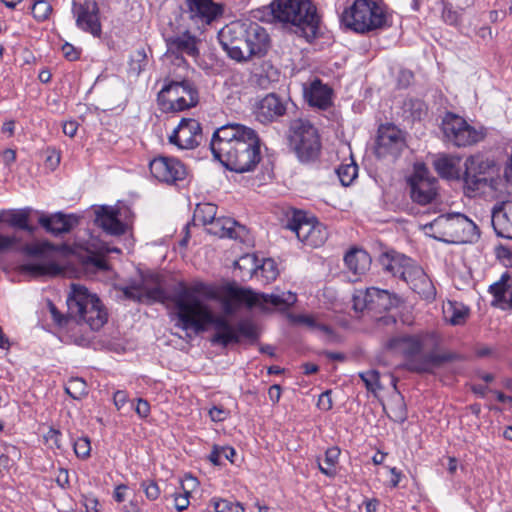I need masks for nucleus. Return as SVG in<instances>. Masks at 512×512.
Listing matches in <instances>:
<instances>
[{
	"mask_svg": "<svg viewBox=\"0 0 512 512\" xmlns=\"http://www.w3.org/2000/svg\"><path fill=\"white\" fill-rule=\"evenodd\" d=\"M205 288L203 283L187 286L180 282L173 294L169 295L162 287L161 277L153 273L142 274L140 283L118 287L125 299L137 303H173L175 326L182 330H192L195 334H200L208 326H214L216 332L211 338L213 344L227 347L240 343L241 338L250 342L257 341L259 333L253 322L241 320L234 326L225 317L215 315L210 305L199 297Z\"/></svg>",
	"mask_w": 512,
	"mask_h": 512,
	"instance_id": "nucleus-1",
	"label": "nucleus"
},
{
	"mask_svg": "<svg viewBox=\"0 0 512 512\" xmlns=\"http://www.w3.org/2000/svg\"><path fill=\"white\" fill-rule=\"evenodd\" d=\"M261 140L257 132L245 125L229 123L216 129L210 149L226 169L245 173L253 171L261 160Z\"/></svg>",
	"mask_w": 512,
	"mask_h": 512,
	"instance_id": "nucleus-2",
	"label": "nucleus"
},
{
	"mask_svg": "<svg viewBox=\"0 0 512 512\" xmlns=\"http://www.w3.org/2000/svg\"><path fill=\"white\" fill-rule=\"evenodd\" d=\"M430 333L400 334L391 337L386 346L405 359L404 367L414 373H430L436 367L457 359L454 353H423L426 340Z\"/></svg>",
	"mask_w": 512,
	"mask_h": 512,
	"instance_id": "nucleus-3",
	"label": "nucleus"
},
{
	"mask_svg": "<svg viewBox=\"0 0 512 512\" xmlns=\"http://www.w3.org/2000/svg\"><path fill=\"white\" fill-rule=\"evenodd\" d=\"M276 12L278 23L293 29L307 42L320 36L322 15L312 0H276Z\"/></svg>",
	"mask_w": 512,
	"mask_h": 512,
	"instance_id": "nucleus-4",
	"label": "nucleus"
},
{
	"mask_svg": "<svg viewBox=\"0 0 512 512\" xmlns=\"http://www.w3.org/2000/svg\"><path fill=\"white\" fill-rule=\"evenodd\" d=\"M342 24L357 33L366 34L392 25V14L381 0H354L341 15Z\"/></svg>",
	"mask_w": 512,
	"mask_h": 512,
	"instance_id": "nucleus-5",
	"label": "nucleus"
},
{
	"mask_svg": "<svg viewBox=\"0 0 512 512\" xmlns=\"http://www.w3.org/2000/svg\"><path fill=\"white\" fill-rule=\"evenodd\" d=\"M71 288L67 297L69 316L77 323L87 324L93 331L100 330L108 320L100 299L82 285L73 284Z\"/></svg>",
	"mask_w": 512,
	"mask_h": 512,
	"instance_id": "nucleus-6",
	"label": "nucleus"
},
{
	"mask_svg": "<svg viewBox=\"0 0 512 512\" xmlns=\"http://www.w3.org/2000/svg\"><path fill=\"white\" fill-rule=\"evenodd\" d=\"M157 103L164 113L182 112L198 105L199 91L190 79L166 77L157 94Z\"/></svg>",
	"mask_w": 512,
	"mask_h": 512,
	"instance_id": "nucleus-7",
	"label": "nucleus"
},
{
	"mask_svg": "<svg viewBox=\"0 0 512 512\" xmlns=\"http://www.w3.org/2000/svg\"><path fill=\"white\" fill-rule=\"evenodd\" d=\"M288 142L291 150L303 163L315 161L320 155L321 141L318 130L308 120L291 121Z\"/></svg>",
	"mask_w": 512,
	"mask_h": 512,
	"instance_id": "nucleus-8",
	"label": "nucleus"
},
{
	"mask_svg": "<svg viewBox=\"0 0 512 512\" xmlns=\"http://www.w3.org/2000/svg\"><path fill=\"white\" fill-rule=\"evenodd\" d=\"M441 130L445 139L459 148L474 145L485 137L482 129L471 126L463 117L453 112L445 113Z\"/></svg>",
	"mask_w": 512,
	"mask_h": 512,
	"instance_id": "nucleus-9",
	"label": "nucleus"
},
{
	"mask_svg": "<svg viewBox=\"0 0 512 512\" xmlns=\"http://www.w3.org/2000/svg\"><path fill=\"white\" fill-rule=\"evenodd\" d=\"M410 197L419 205L431 204L438 194V181L430 176L428 169L422 164L415 167L414 173L407 180Z\"/></svg>",
	"mask_w": 512,
	"mask_h": 512,
	"instance_id": "nucleus-10",
	"label": "nucleus"
},
{
	"mask_svg": "<svg viewBox=\"0 0 512 512\" xmlns=\"http://www.w3.org/2000/svg\"><path fill=\"white\" fill-rule=\"evenodd\" d=\"M232 295L236 300L244 302L250 307L258 306L262 309H266L268 306H273L279 310H286L297 300L296 294L290 291L278 295L254 293L250 290L236 289L232 291Z\"/></svg>",
	"mask_w": 512,
	"mask_h": 512,
	"instance_id": "nucleus-11",
	"label": "nucleus"
},
{
	"mask_svg": "<svg viewBox=\"0 0 512 512\" xmlns=\"http://www.w3.org/2000/svg\"><path fill=\"white\" fill-rule=\"evenodd\" d=\"M164 40L167 48L165 57L171 59L177 66L187 64L185 55L190 57H197L199 55L198 39L188 30L165 36Z\"/></svg>",
	"mask_w": 512,
	"mask_h": 512,
	"instance_id": "nucleus-12",
	"label": "nucleus"
},
{
	"mask_svg": "<svg viewBox=\"0 0 512 512\" xmlns=\"http://www.w3.org/2000/svg\"><path fill=\"white\" fill-rule=\"evenodd\" d=\"M406 147L404 132L392 123L381 124L377 130L375 154L378 158H397Z\"/></svg>",
	"mask_w": 512,
	"mask_h": 512,
	"instance_id": "nucleus-13",
	"label": "nucleus"
},
{
	"mask_svg": "<svg viewBox=\"0 0 512 512\" xmlns=\"http://www.w3.org/2000/svg\"><path fill=\"white\" fill-rule=\"evenodd\" d=\"M220 43L231 59L243 62L252 58L246 41L245 25L226 26L220 33Z\"/></svg>",
	"mask_w": 512,
	"mask_h": 512,
	"instance_id": "nucleus-14",
	"label": "nucleus"
},
{
	"mask_svg": "<svg viewBox=\"0 0 512 512\" xmlns=\"http://www.w3.org/2000/svg\"><path fill=\"white\" fill-rule=\"evenodd\" d=\"M149 169L155 179L169 185H176L187 176L185 165L173 157L158 156L150 161Z\"/></svg>",
	"mask_w": 512,
	"mask_h": 512,
	"instance_id": "nucleus-15",
	"label": "nucleus"
},
{
	"mask_svg": "<svg viewBox=\"0 0 512 512\" xmlns=\"http://www.w3.org/2000/svg\"><path fill=\"white\" fill-rule=\"evenodd\" d=\"M72 13L76 20V26L94 37L102 34L100 21V9L95 0H85L82 3L73 1Z\"/></svg>",
	"mask_w": 512,
	"mask_h": 512,
	"instance_id": "nucleus-16",
	"label": "nucleus"
},
{
	"mask_svg": "<svg viewBox=\"0 0 512 512\" xmlns=\"http://www.w3.org/2000/svg\"><path fill=\"white\" fill-rule=\"evenodd\" d=\"M202 140L201 124L193 118H183L169 136V142L180 149H194Z\"/></svg>",
	"mask_w": 512,
	"mask_h": 512,
	"instance_id": "nucleus-17",
	"label": "nucleus"
},
{
	"mask_svg": "<svg viewBox=\"0 0 512 512\" xmlns=\"http://www.w3.org/2000/svg\"><path fill=\"white\" fill-rule=\"evenodd\" d=\"M289 100L276 93L263 97L256 107V118L261 123H272L283 117L288 111Z\"/></svg>",
	"mask_w": 512,
	"mask_h": 512,
	"instance_id": "nucleus-18",
	"label": "nucleus"
},
{
	"mask_svg": "<svg viewBox=\"0 0 512 512\" xmlns=\"http://www.w3.org/2000/svg\"><path fill=\"white\" fill-rule=\"evenodd\" d=\"M186 13L195 23L210 24L223 13L221 4L213 0H184Z\"/></svg>",
	"mask_w": 512,
	"mask_h": 512,
	"instance_id": "nucleus-19",
	"label": "nucleus"
},
{
	"mask_svg": "<svg viewBox=\"0 0 512 512\" xmlns=\"http://www.w3.org/2000/svg\"><path fill=\"white\" fill-rule=\"evenodd\" d=\"M38 223L47 233L57 237L69 233L77 226L79 217L74 214H64L63 212H56L50 215L40 213Z\"/></svg>",
	"mask_w": 512,
	"mask_h": 512,
	"instance_id": "nucleus-20",
	"label": "nucleus"
},
{
	"mask_svg": "<svg viewBox=\"0 0 512 512\" xmlns=\"http://www.w3.org/2000/svg\"><path fill=\"white\" fill-rule=\"evenodd\" d=\"M286 218L284 227L294 232L298 240L304 244L318 222L315 218L309 217L306 212L296 209L287 212Z\"/></svg>",
	"mask_w": 512,
	"mask_h": 512,
	"instance_id": "nucleus-21",
	"label": "nucleus"
},
{
	"mask_svg": "<svg viewBox=\"0 0 512 512\" xmlns=\"http://www.w3.org/2000/svg\"><path fill=\"white\" fill-rule=\"evenodd\" d=\"M207 231L210 234L218 236L219 238H230L235 240L245 241L248 230L245 226L240 225L232 218H216L210 225Z\"/></svg>",
	"mask_w": 512,
	"mask_h": 512,
	"instance_id": "nucleus-22",
	"label": "nucleus"
},
{
	"mask_svg": "<svg viewBox=\"0 0 512 512\" xmlns=\"http://www.w3.org/2000/svg\"><path fill=\"white\" fill-rule=\"evenodd\" d=\"M95 224L103 229L107 234L113 236L123 235L126 227L118 218L119 211L109 206H100L95 211Z\"/></svg>",
	"mask_w": 512,
	"mask_h": 512,
	"instance_id": "nucleus-23",
	"label": "nucleus"
},
{
	"mask_svg": "<svg viewBox=\"0 0 512 512\" xmlns=\"http://www.w3.org/2000/svg\"><path fill=\"white\" fill-rule=\"evenodd\" d=\"M245 33L251 57L264 56L270 47V37L266 29L257 23H250L245 26Z\"/></svg>",
	"mask_w": 512,
	"mask_h": 512,
	"instance_id": "nucleus-24",
	"label": "nucleus"
},
{
	"mask_svg": "<svg viewBox=\"0 0 512 512\" xmlns=\"http://www.w3.org/2000/svg\"><path fill=\"white\" fill-rule=\"evenodd\" d=\"M435 227H443L448 230L458 231L459 229L476 230L477 226L464 214H447L440 215L431 223L425 225V228L433 229Z\"/></svg>",
	"mask_w": 512,
	"mask_h": 512,
	"instance_id": "nucleus-25",
	"label": "nucleus"
},
{
	"mask_svg": "<svg viewBox=\"0 0 512 512\" xmlns=\"http://www.w3.org/2000/svg\"><path fill=\"white\" fill-rule=\"evenodd\" d=\"M378 261L386 273H389L393 277H398L400 279L402 271L410 263L411 258L404 254L398 253L395 250H390L382 253L379 256Z\"/></svg>",
	"mask_w": 512,
	"mask_h": 512,
	"instance_id": "nucleus-26",
	"label": "nucleus"
},
{
	"mask_svg": "<svg viewBox=\"0 0 512 512\" xmlns=\"http://www.w3.org/2000/svg\"><path fill=\"white\" fill-rule=\"evenodd\" d=\"M368 298L370 300V311L374 313L388 311L398 304V298L395 295L376 287L368 288Z\"/></svg>",
	"mask_w": 512,
	"mask_h": 512,
	"instance_id": "nucleus-27",
	"label": "nucleus"
},
{
	"mask_svg": "<svg viewBox=\"0 0 512 512\" xmlns=\"http://www.w3.org/2000/svg\"><path fill=\"white\" fill-rule=\"evenodd\" d=\"M492 225L498 236L512 239V206L507 205L494 209Z\"/></svg>",
	"mask_w": 512,
	"mask_h": 512,
	"instance_id": "nucleus-28",
	"label": "nucleus"
},
{
	"mask_svg": "<svg viewBox=\"0 0 512 512\" xmlns=\"http://www.w3.org/2000/svg\"><path fill=\"white\" fill-rule=\"evenodd\" d=\"M459 161V158L444 154L433 160V167L440 177L448 180H459L461 178Z\"/></svg>",
	"mask_w": 512,
	"mask_h": 512,
	"instance_id": "nucleus-29",
	"label": "nucleus"
},
{
	"mask_svg": "<svg viewBox=\"0 0 512 512\" xmlns=\"http://www.w3.org/2000/svg\"><path fill=\"white\" fill-rule=\"evenodd\" d=\"M344 263L350 272L355 276H360L369 268L371 258L366 251L355 248L345 254Z\"/></svg>",
	"mask_w": 512,
	"mask_h": 512,
	"instance_id": "nucleus-30",
	"label": "nucleus"
},
{
	"mask_svg": "<svg viewBox=\"0 0 512 512\" xmlns=\"http://www.w3.org/2000/svg\"><path fill=\"white\" fill-rule=\"evenodd\" d=\"M53 250H55L54 245L47 240L24 243L18 237L17 243H15L13 248V251L28 257H42Z\"/></svg>",
	"mask_w": 512,
	"mask_h": 512,
	"instance_id": "nucleus-31",
	"label": "nucleus"
},
{
	"mask_svg": "<svg viewBox=\"0 0 512 512\" xmlns=\"http://www.w3.org/2000/svg\"><path fill=\"white\" fill-rule=\"evenodd\" d=\"M332 90L317 80L311 84L309 91V103L320 109H327L331 103Z\"/></svg>",
	"mask_w": 512,
	"mask_h": 512,
	"instance_id": "nucleus-32",
	"label": "nucleus"
},
{
	"mask_svg": "<svg viewBox=\"0 0 512 512\" xmlns=\"http://www.w3.org/2000/svg\"><path fill=\"white\" fill-rule=\"evenodd\" d=\"M32 211L33 209L31 207L2 210L0 212V223L20 230L21 227H25V220L30 219Z\"/></svg>",
	"mask_w": 512,
	"mask_h": 512,
	"instance_id": "nucleus-33",
	"label": "nucleus"
},
{
	"mask_svg": "<svg viewBox=\"0 0 512 512\" xmlns=\"http://www.w3.org/2000/svg\"><path fill=\"white\" fill-rule=\"evenodd\" d=\"M259 259L256 254H244L235 261V268L239 269L242 280L258 277Z\"/></svg>",
	"mask_w": 512,
	"mask_h": 512,
	"instance_id": "nucleus-34",
	"label": "nucleus"
},
{
	"mask_svg": "<svg viewBox=\"0 0 512 512\" xmlns=\"http://www.w3.org/2000/svg\"><path fill=\"white\" fill-rule=\"evenodd\" d=\"M217 206L213 203H199L193 213L194 225H210L216 219Z\"/></svg>",
	"mask_w": 512,
	"mask_h": 512,
	"instance_id": "nucleus-35",
	"label": "nucleus"
},
{
	"mask_svg": "<svg viewBox=\"0 0 512 512\" xmlns=\"http://www.w3.org/2000/svg\"><path fill=\"white\" fill-rule=\"evenodd\" d=\"M420 278L410 287L414 292L419 294L421 298L427 301H433L436 297V289L424 271H417Z\"/></svg>",
	"mask_w": 512,
	"mask_h": 512,
	"instance_id": "nucleus-36",
	"label": "nucleus"
},
{
	"mask_svg": "<svg viewBox=\"0 0 512 512\" xmlns=\"http://www.w3.org/2000/svg\"><path fill=\"white\" fill-rule=\"evenodd\" d=\"M444 313L449 323L457 326L465 323L469 316V308L463 304L449 301L447 307L444 308Z\"/></svg>",
	"mask_w": 512,
	"mask_h": 512,
	"instance_id": "nucleus-37",
	"label": "nucleus"
},
{
	"mask_svg": "<svg viewBox=\"0 0 512 512\" xmlns=\"http://www.w3.org/2000/svg\"><path fill=\"white\" fill-rule=\"evenodd\" d=\"M340 456V449L336 446L330 447L325 451L323 463L318 462V468L324 475L333 478L336 475V465Z\"/></svg>",
	"mask_w": 512,
	"mask_h": 512,
	"instance_id": "nucleus-38",
	"label": "nucleus"
},
{
	"mask_svg": "<svg viewBox=\"0 0 512 512\" xmlns=\"http://www.w3.org/2000/svg\"><path fill=\"white\" fill-rule=\"evenodd\" d=\"M23 270L33 276H55L61 273V268L53 262L50 263H28Z\"/></svg>",
	"mask_w": 512,
	"mask_h": 512,
	"instance_id": "nucleus-39",
	"label": "nucleus"
},
{
	"mask_svg": "<svg viewBox=\"0 0 512 512\" xmlns=\"http://www.w3.org/2000/svg\"><path fill=\"white\" fill-rule=\"evenodd\" d=\"M509 273L505 272L500 277L499 281L489 286V292L494 296L493 305L499 303H507L506 294H508Z\"/></svg>",
	"mask_w": 512,
	"mask_h": 512,
	"instance_id": "nucleus-40",
	"label": "nucleus"
},
{
	"mask_svg": "<svg viewBox=\"0 0 512 512\" xmlns=\"http://www.w3.org/2000/svg\"><path fill=\"white\" fill-rule=\"evenodd\" d=\"M464 183L465 193L470 195V193H475L482 188L488 186L489 177L483 175L476 174H461V178Z\"/></svg>",
	"mask_w": 512,
	"mask_h": 512,
	"instance_id": "nucleus-41",
	"label": "nucleus"
},
{
	"mask_svg": "<svg viewBox=\"0 0 512 512\" xmlns=\"http://www.w3.org/2000/svg\"><path fill=\"white\" fill-rule=\"evenodd\" d=\"M65 392L73 399L79 400L88 394L85 380L79 377H72L65 386Z\"/></svg>",
	"mask_w": 512,
	"mask_h": 512,
	"instance_id": "nucleus-42",
	"label": "nucleus"
},
{
	"mask_svg": "<svg viewBox=\"0 0 512 512\" xmlns=\"http://www.w3.org/2000/svg\"><path fill=\"white\" fill-rule=\"evenodd\" d=\"M251 15L255 20L278 23V16L276 12V0H273L269 5L257 8L251 11Z\"/></svg>",
	"mask_w": 512,
	"mask_h": 512,
	"instance_id": "nucleus-43",
	"label": "nucleus"
},
{
	"mask_svg": "<svg viewBox=\"0 0 512 512\" xmlns=\"http://www.w3.org/2000/svg\"><path fill=\"white\" fill-rule=\"evenodd\" d=\"M277 275L278 270L273 259L267 258L259 260L258 277H261L264 282H270L275 280Z\"/></svg>",
	"mask_w": 512,
	"mask_h": 512,
	"instance_id": "nucleus-44",
	"label": "nucleus"
},
{
	"mask_svg": "<svg viewBox=\"0 0 512 512\" xmlns=\"http://www.w3.org/2000/svg\"><path fill=\"white\" fill-rule=\"evenodd\" d=\"M339 180L343 186H349L358 175V166L355 163L342 164L336 170Z\"/></svg>",
	"mask_w": 512,
	"mask_h": 512,
	"instance_id": "nucleus-45",
	"label": "nucleus"
},
{
	"mask_svg": "<svg viewBox=\"0 0 512 512\" xmlns=\"http://www.w3.org/2000/svg\"><path fill=\"white\" fill-rule=\"evenodd\" d=\"M327 238L328 233L326 227L322 223L317 222L316 226L312 229L311 234L306 240L305 245L310 247H319L325 243Z\"/></svg>",
	"mask_w": 512,
	"mask_h": 512,
	"instance_id": "nucleus-46",
	"label": "nucleus"
},
{
	"mask_svg": "<svg viewBox=\"0 0 512 512\" xmlns=\"http://www.w3.org/2000/svg\"><path fill=\"white\" fill-rule=\"evenodd\" d=\"M358 376L364 382L369 392L375 393L378 389L382 388L380 384V374L377 370L360 372Z\"/></svg>",
	"mask_w": 512,
	"mask_h": 512,
	"instance_id": "nucleus-47",
	"label": "nucleus"
},
{
	"mask_svg": "<svg viewBox=\"0 0 512 512\" xmlns=\"http://www.w3.org/2000/svg\"><path fill=\"white\" fill-rule=\"evenodd\" d=\"M51 12L52 6L46 0H37L32 6V14L37 21L47 20Z\"/></svg>",
	"mask_w": 512,
	"mask_h": 512,
	"instance_id": "nucleus-48",
	"label": "nucleus"
},
{
	"mask_svg": "<svg viewBox=\"0 0 512 512\" xmlns=\"http://www.w3.org/2000/svg\"><path fill=\"white\" fill-rule=\"evenodd\" d=\"M417 271H424L420 266H418L414 260L411 259L410 263L406 266V268L402 271L400 279L407 283L410 287L413 283L420 278L418 276Z\"/></svg>",
	"mask_w": 512,
	"mask_h": 512,
	"instance_id": "nucleus-49",
	"label": "nucleus"
},
{
	"mask_svg": "<svg viewBox=\"0 0 512 512\" xmlns=\"http://www.w3.org/2000/svg\"><path fill=\"white\" fill-rule=\"evenodd\" d=\"M74 452L80 459H87L91 453V443L87 436L78 438L73 444Z\"/></svg>",
	"mask_w": 512,
	"mask_h": 512,
	"instance_id": "nucleus-50",
	"label": "nucleus"
},
{
	"mask_svg": "<svg viewBox=\"0 0 512 512\" xmlns=\"http://www.w3.org/2000/svg\"><path fill=\"white\" fill-rule=\"evenodd\" d=\"M86 268H95L98 271H109L110 265L106 259L98 254L89 255L84 260Z\"/></svg>",
	"mask_w": 512,
	"mask_h": 512,
	"instance_id": "nucleus-51",
	"label": "nucleus"
},
{
	"mask_svg": "<svg viewBox=\"0 0 512 512\" xmlns=\"http://www.w3.org/2000/svg\"><path fill=\"white\" fill-rule=\"evenodd\" d=\"M353 309L356 312H362L364 310L370 311V300L368 298V288L365 291H357L353 295Z\"/></svg>",
	"mask_w": 512,
	"mask_h": 512,
	"instance_id": "nucleus-52",
	"label": "nucleus"
},
{
	"mask_svg": "<svg viewBox=\"0 0 512 512\" xmlns=\"http://www.w3.org/2000/svg\"><path fill=\"white\" fill-rule=\"evenodd\" d=\"M470 162L475 165L478 175L489 177V171L494 167V163L488 159H484L482 156H469Z\"/></svg>",
	"mask_w": 512,
	"mask_h": 512,
	"instance_id": "nucleus-53",
	"label": "nucleus"
},
{
	"mask_svg": "<svg viewBox=\"0 0 512 512\" xmlns=\"http://www.w3.org/2000/svg\"><path fill=\"white\" fill-rule=\"evenodd\" d=\"M141 487L146 497L151 501L156 500L160 496V488L154 481H143Z\"/></svg>",
	"mask_w": 512,
	"mask_h": 512,
	"instance_id": "nucleus-54",
	"label": "nucleus"
},
{
	"mask_svg": "<svg viewBox=\"0 0 512 512\" xmlns=\"http://www.w3.org/2000/svg\"><path fill=\"white\" fill-rule=\"evenodd\" d=\"M394 414V420L399 423H403L407 419V409L403 399L395 401L394 407L392 408Z\"/></svg>",
	"mask_w": 512,
	"mask_h": 512,
	"instance_id": "nucleus-55",
	"label": "nucleus"
},
{
	"mask_svg": "<svg viewBox=\"0 0 512 512\" xmlns=\"http://www.w3.org/2000/svg\"><path fill=\"white\" fill-rule=\"evenodd\" d=\"M405 106H409L411 109V115L414 119L420 120L422 115L426 113L425 104L420 100H409L405 103Z\"/></svg>",
	"mask_w": 512,
	"mask_h": 512,
	"instance_id": "nucleus-56",
	"label": "nucleus"
},
{
	"mask_svg": "<svg viewBox=\"0 0 512 512\" xmlns=\"http://www.w3.org/2000/svg\"><path fill=\"white\" fill-rule=\"evenodd\" d=\"M48 306L53 321L60 327L67 325L71 317L63 315L52 302H49Z\"/></svg>",
	"mask_w": 512,
	"mask_h": 512,
	"instance_id": "nucleus-57",
	"label": "nucleus"
},
{
	"mask_svg": "<svg viewBox=\"0 0 512 512\" xmlns=\"http://www.w3.org/2000/svg\"><path fill=\"white\" fill-rule=\"evenodd\" d=\"M174 506L178 511H184L188 508L190 501V493L185 491L183 493H174Z\"/></svg>",
	"mask_w": 512,
	"mask_h": 512,
	"instance_id": "nucleus-58",
	"label": "nucleus"
},
{
	"mask_svg": "<svg viewBox=\"0 0 512 512\" xmlns=\"http://www.w3.org/2000/svg\"><path fill=\"white\" fill-rule=\"evenodd\" d=\"M413 78L414 74L412 71L407 69L400 70L397 77L398 87L401 89L407 88L412 83Z\"/></svg>",
	"mask_w": 512,
	"mask_h": 512,
	"instance_id": "nucleus-59",
	"label": "nucleus"
},
{
	"mask_svg": "<svg viewBox=\"0 0 512 512\" xmlns=\"http://www.w3.org/2000/svg\"><path fill=\"white\" fill-rule=\"evenodd\" d=\"M15 243H17L16 235L0 234V254L9 250H13Z\"/></svg>",
	"mask_w": 512,
	"mask_h": 512,
	"instance_id": "nucleus-60",
	"label": "nucleus"
},
{
	"mask_svg": "<svg viewBox=\"0 0 512 512\" xmlns=\"http://www.w3.org/2000/svg\"><path fill=\"white\" fill-rule=\"evenodd\" d=\"M497 257L505 266L512 267V249L500 246L497 249Z\"/></svg>",
	"mask_w": 512,
	"mask_h": 512,
	"instance_id": "nucleus-61",
	"label": "nucleus"
},
{
	"mask_svg": "<svg viewBox=\"0 0 512 512\" xmlns=\"http://www.w3.org/2000/svg\"><path fill=\"white\" fill-rule=\"evenodd\" d=\"M210 503L213 506L215 512H230V507L233 502L226 499L213 498L211 499Z\"/></svg>",
	"mask_w": 512,
	"mask_h": 512,
	"instance_id": "nucleus-62",
	"label": "nucleus"
},
{
	"mask_svg": "<svg viewBox=\"0 0 512 512\" xmlns=\"http://www.w3.org/2000/svg\"><path fill=\"white\" fill-rule=\"evenodd\" d=\"M229 415V412L223 407L213 406L209 410V416L212 421L221 422L224 421Z\"/></svg>",
	"mask_w": 512,
	"mask_h": 512,
	"instance_id": "nucleus-63",
	"label": "nucleus"
},
{
	"mask_svg": "<svg viewBox=\"0 0 512 512\" xmlns=\"http://www.w3.org/2000/svg\"><path fill=\"white\" fill-rule=\"evenodd\" d=\"M135 412L138 414L140 418H146L150 414V404L147 400L143 398H138Z\"/></svg>",
	"mask_w": 512,
	"mask_h": 512,
	"instance_id": "nucleus-64",
	"label": "nucleus"
}]
</instances>
